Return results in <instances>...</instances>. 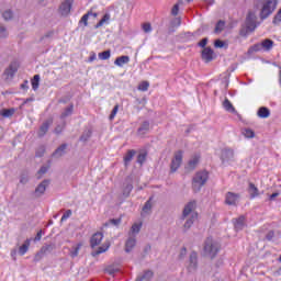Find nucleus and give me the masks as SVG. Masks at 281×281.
Masks as SVG:
<instances>
[{
    "instance_id": "aec40b11",
    "label": "nucleus",
    "mask_w": 281,
    "mask_h": 281,
    "mask_svg": "<svg viewBox=\"0 0 281 281\" xmlns=\"http://www.w3.org/2000/svg\"><path fill=\"white\" fill-rule=\"evenodd\" d=\"M128 63H131V57L126 55L120 56L114 60L116 67H124V65H128Z\"/></svg>"
},
{
    "instance_id": "774afa93",
    "label": "nucleus",
    "mask_w": 281,
    "mask_h": 281,
    "mask_svg": "<svg viewBox=\"0 0 281 281\" xmlns=\"http://www.w3.org/2000/svg\"><path fill=\"white\" fill-rule=\"evenodd\" d=\"M186 254H188V250L186 248H182L180 251V258H186Z\"/></svg>"
},
{
    "instance_id": "de8ad7c7",
    "label": "nucleus",
    "mask_w": 281,
    "mask_h": 281,
    "mask_svg": "<svg viewBox=\"0 0 281 281\" xmlns=\"http://www.w3.org/2000/svg\"><path fill=\"white\" fill-rule=\"evenodd\" d=\"M79 251H80V245L74 247V248L70 250V256H71V258H77Z\"/></svg>"
},
{
    "instance_id": "13d9d810",
    "label": "nucleus",
    "mask_w": 281,
    "mask_h": 281,
    "mask_svg": "<svg viewBox=\"0 0 281 281\" xmlns=\"http://www.w3.org/2000/svg\"><path fill=\"white\" fill-rule=\"evenodd\" d=\"M171 25L173 27H179V25H181V18L173 19L172 22H171Z\"/></svg>"
},
{
    "instance_id": "2eb2a0df",
    "label": "nucleus",
    "mask_w": 281,
    "mask_h": 281,
    "mask_svg": "<svg viewBox=\"0 0 281 281\" xmlns=\"http://www.w3.org/2000/svg\"><path fill=\"white\" fill-rule=\"evenodd\" d=\"M52 251H54V245H52V244L44 245L41 248V250L36 254L35 260H41L43 258V256H45L47 254H52Z\"/></svg>"
},
{
    "instance_id": "c03bdc74",
    "label": "nucleus",
    "mask_w": 281,
    "mask_h": 281,
    "mask_svg": "<svg viewBox=\"0 0 281 281\" xmlns=\"http://www.w3.org/2000/svg\"><path fill=\"white\" fill-rule=\"evenodd\" d=\"M117 111H120V105H119V104H116V105L113 108V110H112V112H111V114H110V116H109V120H110V121L115 120V116L117 115Z\"/></svg>"
},
{
    "instance_id": "423d86ee",
    "label": "nucleus",
    "mask_w": 281,
    "mask_h": 281,
    "mask_svg": "<svg viewBox=\"0 0 281 281\" xmlns=\"http://www.w3.org/2000/svg\"><path fill=\"white\" fill-rule=\"evenodd\" d=\"M16 71H19V64L16 61H12L3 72L4 82H11L14 80Z\"/></svg>"
},
{
    "instance_id": "4d7b16f0",
    "label": "nucleus",
    "mask_w": 281,
    "mask_h": 281,
    "mask_svg": "<svg viewBox=\"0 0 281 281\" xmlns=\"http://www.w3.org/2000/svg\"><path fill=\"white\" fill-rule=\"evenodd\" d=\"M172 16H177L179 14V3H176L171 9Z\"/></svg>"
},
{
    "instance_id": "e2e57ef3",
    "label": "nucleus",
    "mask_w": 281,
    "mask_h": 281,
    "mask_svg": "<svg viewBox=\"0 0 281 281\" xmlns=\"http://www.w3.org/2000/svg\"><path fill=\"white\" fill-rule=\"evenodd\" d=\"M27 181H30V179L27 178V176L22 175L20 177V183H22L23 186H25V183H27Z\"/></svg>"
},
{
    "instance_id": "2f4dec72",
    "label": "nucleus",
    "mask_w": 281,
    "mask_h": 281,
    "mask_svg": "<svg viewBox=\"0 0 281 281\" xmlns=\"http://www.w3.org/2000/svg\"><path fill=\"white\" fill-rule=\"evenodd\" d=\"M109 247H111V245L109 244L100 246L97 250L92 252V256L95 257V256H100V254H104V251L109 250Z\"/></svg>"
},
{
    "instance_id": "9b49d317",
    "label": "nucleus",
    "mask_w": 281,
    "mask_h": 281,
    "mask_svg": "<svg viewBox=\"0 0 281 281\" xmlns=\"http://www.w3.org/2000/svg\"><path fill=\"white\" fill-rule=\"evenodd\" d=\"M74 5V0H65L59 5V14L61 16H69L71 12V7Z\"/></svg>"
},
{
    "instance_id": "a18cd8bd",
    "label": "nucleus",
    "mask_w": 281,
    "mask_h": 281,
    "mask_svg": "<svg viewBox=\"0 0 281 281\" xmlns=\"http://www.w3.org/2000/svg\"><path fill=\"white\" fill-rule=\"evenodd\" d=\"M150 87V82L143 81L138 85V91H146Z\"/></svg>"
},
{
    "instance_id": "4468645a",
    "label": "nucleus",
    "mask_w": 281,
    "mask_h": 281,
    "mask_svg": "<svg viewBox=\"0 0 281 281\" xmlns=\"http://www.w3.org/2000/svg\"><path fill=\"white\" fill-rule=\"evenodd\" d=\"M52 124H54V120H53V119L46 120V121L40 126V131L37 132V136H38V137H45V135H47V131H49V126H52Z\"/></svg>"
},
{
    "instance_id": "a878e982",
    "label": "nucleus",
    "mask_w": 281,
    "mask_h": 281,
    "mask_svg": "<svg viewBox=\"0 0 281 281\" xmlns=\"http://www.w3.org/2000/svg\"><path fill=\"white\" fill-rule=\"evenodd\" d=\"M199 166V156H194L188 162L187 170H194Z\"/></svg>"
},
{
    "instance_id": "58836bf2",
    "label": "nucleus",
    "mask_w": 281,
    "mask_h": 281,
    "mask_svg": "<svg viewBox=\"0 0 281 281\" xmlns=\"http://www.w3.org/2000/svg\"><path fill=\"white\" fill-rule=\"evenodd\" d=\"M241 133L247 139H254V137H256V133L251 128H245Z\"/></svg>"
},
{
    "instance_id": "7ed1b4c3",
    "label": "nucleus",
    "mask_w": 281,
    "mask_h": 281,
    "mask_svg": "<svg viewBox=\"0 0 281 281\" xmlns=\"http://www.w3.org/2000/svg\"><path fill=\"white\" fill-rule=\"evenodd\" d=\"M218 251H221V244L214 240V238L207 237L203 245V256L214 260V258H216L218 255Z\"/></svg>"
},
{
    "instance_id": "09e8293b",
    "label": "nucleus",
    "mask_w": 281,
    "mask_h": 281,
    "mask_svg": "<svg viewBox=\"0 0 281 281\" xmlns=\"http://www.w3.org/2000/svg\"><path fill=\"white\" fill-rule=\"evenodd\" d=\"M120 223H122V220L121 218H113V220H110L109 223H105V227L109 226V225H114L115 227H117V225H120Z\"/></svg>"
},
{
    "instance_id": "680f3d73",
    "label": "nucleus",
    "mask_w": 281,
    "mask_h": 281,
    "mask_svg": "<svg viewBox=\"0 0 281 281\" xmlns=\"http://www.w3.org/2000/svg\"><path fill=\"white\" fill-rule=\"evenodd\" d=\"M198 45L199 47H203V49H205V45H207V37L202 38Z\"/></svg>"
},
{
    "instance_id": "e433bc0d",
    "label": "nucleus",
    "mask_w": 281,
    "mask_h": 281,
    "mask_svg": "<svg viewBox=\"0 0 281 281\" xmlns=\"http://www.w3.org/2000/svg\"><path fill=\"white\" fill-rule=\"evenodd\" d=\"M111 19V15L109 13H105L103 18L97 23L95 29L102 27L108 21Z\"/></svg>"
},
{
    "instance_id": "a19ab883",
    "label": "nucleus",
    "mask_w": 281,
    "mask_h": 281,
    "mask_svg": "<svg viewBox=\"0 0 281 281\" xmlns=\"http://www.w3.org/2000/svg\"><path fill=\"white\" fill-rule=\"evenodd\" d=\"M142 231V223L139 224H133L132 228H131V236L135 235V234H139V232Z\"/></svg>"
},
{
    "instance_id": "6ab92c4d",
    "label": "nucleus",
    "mask_w": 281,
    "mask_h": 281,
    "mask_svg": "<svg viewBox=\"0 0 281 281\" xmlns=\"http://www.w3.org/2000/svg\"><path fill=\"white\" fill-rule=\"evenodd\" d=\"M234 228L236 232H240L245 228V215H240L238 218L233 220Z\"/></svg>"
},
{
    "instance_id": "f03ea898",
    "label": "nucleus",
    "mask_w": 281,
    "mask_h": 281,
    "mask_svg": "<svg viewBox=\"0 0 281 281\" xmlns=\"http://www.w3.org/2000/svg\"><path fill=\"white\" fill-rule=\"evenodd\" d=\"M278 8V0H255L254 10H259L261 21L269 19Z\"/></svg>"
},
{
    "instance_id": "f704fd0d",
    "label": "nucleus",
    "mask_w": 281,
    "mask_h": 281,
    "mask_svg": "<svg viewBox=\"0 0 281 281\" xmlns=\"http://www.w3.org/2000/svg\"><path fill=\"white\" fill-rule=\"evenodd\" d=\"M15 112H16V110L13 108L4 109L1 111V115H2V117H12V115H14Z\"/></svg>"
},
{
    "instance_id": "393cba45",
    "label": "nucleus",
    "mask_w": 281,
    "mask_h": 281,
    "mask_svg": "<svg viewBox=\"0 0 281 281\" xmlns=\"http://www.w3.org/2000/svg\"><path fill=\"white\" fill-rule=\"evenodd\" d=\"M223 106H224L225 111H227L228 113H236V108H234V105L232 104L229 99L224 100Z\"/></svg>"
},
{
    "instance_id": "b1692460",
    "label": "nucleus",
    "mask_w": 281,
    "mask_h": 281,
    "mask_svg": "<svg viewBox=\"0 0 281 281\" xmlns=\"http://www.w3.org/2000/svg\"><path fill=\"white\" fill-rule=\"evenodd\" d=\"M257 115H258V117H261V119L265 120V119H267V117H269L271 115V111H269V109L266 108V106H261L257 111Z\"/></svg>"
},
{
    "instance_id": "3c124183",
    "label": "nucleus",
    "mask_w": 281,
    "mask_h": 281,
    "mask_svg": "<svg viewBox=\"0 0 281 281\" xmlns=\"http://www.w3.org/2000/svg\"><path fill=\"white\" fill-rule=\"evenodd\" d=\"M8 36V29L5 26L0 25V38H7Z\"/></svg>"
},
{
    "instance_id": "f257e3e1",
    "label": "nucleus",
    "mask_w": 281,
    "mask_h": 281,
    "mask_svg": "<svg viewBox=\"0 0 281 281\" xmlns=\"http://www.w3.org/2000/svg\"><path fill=\"white\" fill-rule=\"evenodd\" d=\"M196 200L190 201L184 205L182 211L181 220L186 221L183 224V232H188L196 218H199V214L196 213Z\"/></svg>"
},
{
    "instance_id": "bb28decb",
    "label": "nucleus",
    "mask_w": 281,
    "mask_h": 281,
    "mask_svg": "<svg viewBox=\"0 0 281 281\" xmlns=\"http://www.w3.org/2000/svg\"><path fill=\"white\" fill-rule=\"evenodd\" d=\"M135 149H130L126 155L124 156V164L125 166H128L131 161H133V157H135Z\"/></svg>"
},
{
    "instance_id": "69168bd1",
    "label": "nucleus",
    "mask_w": 281,
    "mask_h": 281,
    "mask_svg": "<svg viewBox=\"0 0 281 281\" xmlns=\"http://www.w3.org/2000/svg\"><path fill=\"white\" fill-rule=\"evenodd\" d=\"M273 236H276V233L273 231H270L266 235V238H267V240H273Z\"/></svg>"
},
{
    "instance_id": "49530a36",
    "label": "nucleus",
    "mask_w": 281,
    "mask_h": 281,
    "mask_svg": "<svg viewBox=\"0 0 281 281\" xmlns=\"http://www.w3.org/2000/svg\"><path fill=\"white\" fill-rule=\"evenodd\" d=\"M89 16H91V11H89L81 18L80 23H83L85 26L89 25Z\"/></svg>"
},
{
    "instance_id": "0eeeda50",
    "label": "nucleus",
    "mask_w": 281,
    "mask_h": 281,
    "mask_svg": "<svg viewBox=\"0 0 281 281\" xmlns=\"http://www.w3.org/2000/svg\"><path fill=\"white\" fill-rule=\"evenodd\" d=\"M271 52L273 49V40L266 38L260 44H255L249 48V52Z\"/></svg>"
},
{
    "instance_id": "9d476101",
    "label": "nucleus",
    "mask_w": 281,
    "mask_h": 281,
    "mask_svg": "<svg viewBox=\"0 0 281 281\" xmlns=\"http://www.w3.org/2000/svg\"><path fill=\"white\" fill-rule=\"evenodd\" d=\"M221 160L224 164H232V161H236L234 156V149L225 148L222 150Z\"/></svg>"
},
{
    "instance_id": "20e7f679",
    "label": "nucleus",
    "mask_w": 281,
    "mask_h": 281,
    "mask_svg": "<svg viewBox=\"0 0 281 281\" xmlns=\"http://www.w3.org/2000/svg\"><path fill=\"white\" fill-rule=\"evenodd\" d=\"M207 179H210V175L207 171H199L195 173L192 180V190L193 192H201V188L207 183Z\"/></svg>"
},
{
    "instance_id": "052dcab7",
    "label": "nucleus",
    "mask_w": 281,
    "mask_h": 281,
    "mask_svg": "<svg viewBox=\"0 0 281 281\" xmlns=\"http://www.w3.org/2000/svg\"><path fill=\"white\" fill-rule=\"evenodd\" d=\"M214 47L223 48V47H225V42H223L221 40H216L214 42Z\"/></svg>"
},
{
    "instance_id": "f8f14e48",
    "label": "nucleus",
    "mask_w": 281,
    "mask_h": 281,
    "mask_svg": "<svg viewBox=\"0 0 281 281\" xmlns=\"http://www.w3.org/2000/svg\"><path fill=\"white\" fill-rule=\"evenodd\" d=\"M240 200V195L234 192H227L225 195L226 205H238V201Z\"/></svg>"
},
{
    "instance_id": "39448f33",
    "label": "nucleus",
    "mask_w": 281,
    "mask_h": 281,
    "mask_svg": "<svg viewBox=\"0 0 281 281\" xmlns=\"http://www.w3.org/2000/svg\"><path fill=\"white\" fill-rule=\"evenodd\" d=\"M258 27V15L255 11H249L246 16V32H255Z\"/></svg>"
},
{
    "instance_id": "79ce46f5",
    "label": "nucleus",
    "mask_w": 281,
    "mask_h": 281,
    "mask_svg": "<svg viewBox=\"0 0 281 281\" xmlns=\"http://www.w3.org/2000/svg\"><path fill=\"white\" fill-rule=\"evenodd\" d=\"M100 60H109L111 58V50L99 53Z\"/></svg>"
},
{
    "instance_id": "412c9836",
    "label": "nucleus",
    "mask_w": 281,
    "mask_h": 281,
    "mask_svg": "<svg viewBox=\"0 0 281 281\" xmlns=\"http://www.w3.org/2000/svg\"><path fill=\"white\" fill-rule=\"evenodd\" d=\"M67 150V144H61L54 153L53 157L55 159H60V157L65 156V153Z\"/></svg>"
},
{
    "instance_id": "8fccbe9b",
    "label": "nucleus",
    "mask_w": 281,
    "mask_h": 281,
    "mask_svg": "<svg viewBox=\"0 0 281 281\" xmlns=\"http://www.w3.org/2000/svg\"><path fill=\"white\" fill-rule=\"evenodd\" d=\"M146 157H147V154L146 153H140L138 156H137V164H144V161H146Z\"/></svg>"
},
{
    "instance_id": "5701e85b",
    "label": "nucleus",
    "mask_w": 281,
    "mask_h": 281,
    "mask_svg": "<svg viewBox=\"0 0 281 281\" xmlns=\"http://www.w3.org/2000/svg\"><path fill=\"white\" fill-rule=\"evenodd\" d=\"M248 192L250 194V199H256V196H259L258 187L254 184L252 182H249L248 184Z\"/></svg>"
},
{
    "instance_id": "7c9ffc66",
    "label": "nucleus",
    "mask_w": 281,
    "mask_h": 281,
    "mask_svg": "<svg viewBox=\"0 0 281 281\" xmlns=\"http://www.w3.org/2000/svg\"><path fill=\"white\" fill-rule=\"evenodd\" d=\"M2 19L4 21H12L14 19V12L11 9L3 11Z\"/></svg>"
},
{
    "instance_id": "0e129e2a",
    "label": "nucleus",
    "mask_w": 281,
    "mask_h": 281,
    "mask_svg": "<svg viewBox=\"0 0 281 281\" xmlns=\"http://www.w3.org/2000/svg\"><path fill=\"white\" fill-rule=\"evenodd\" d=\"M106 271L110 276H113V273H117V271H120V270L116 268H113V267H109V268H106Z\"/></svg>"
},
{
    "instance_id": "4be33fe9",
    "label": "nucleus",
    "mask_w": 281,
    "mask_h": 281,
    "mask_svg": "<svg viewBox=\"0 0 281 281\" xmlns=\"http://www.w3.org/2000/svg\"><path fill=\"white\" fill-rule=\"evenodd\" d=\"M153 276H155L153 270H146L143 274L137 277L136 281H150L153 280Z\"/></svg>"
},
{
    "instance_id": "c85d7f7f",
    "label": "nucleus",
    "mask_w": 281,
    "mask_h": 281,
    "mask_svg": "<svg viewBox=\"0 0 281 281\" xmlns=\"http://www.w3.org/2000/svg\"><path fill=\"white\" fill-rule=\"evenodd\" d=\"M30 239H26L24 244L19 248L20 256H25L27 254V250L30 249Z\"/></svg>"
},
{
    "instance_id": "603ef678",
    "label": "nucleus",
    "mask_w": 281,
    "mask_h": 281,
    "mask_svg": "<svg viewBox=\"0 0 281 281\" xmlns=\"http://www.w3.org/2000/svg\"><path fill=\"white\" fill-rule=\"evenodd\" d=\"M272 23H274V25L278 24V23H281V8L279 9L277 14L274 15V19H273Z\"/></svg>"
},
{
    "instance_id": "c756f323",
    "label": "nucleus",
    "mask_w": 281,
    "mask_h": 281,
    "mask_svg": "<svg viewBox=\"0 0 281 281\" xmlns=\"http://www.w3.org/2000/svg\"><path fill=\"white\" fill-rule=\"evenodd\" d=\"M149 128H150V123L148 121H145L139 126L138 133H140V135H146V133H148Z\"/></svg>"
},
{
    "instance_id": "4c0bfd02",
    "label": "nucleus",
    "mask_w": 281,
    "mask_h": 281,
    "mask_svg": "<svg viewBox=\"0 0 281 281\" xmlns=\"http://www.w3.org/2000/svg\"><path fill=\"white\" fill-rule=\"evenodd\" d=\"M41 82V75H35L32 79V89L36 91L38 89V85Z\"/></svg>"
},
{
    "instance_id": "c9c22d12",
    "label": "nucleus",
    "mask_w": 281,
    "mask_h": 281,
    "mask_svg": "<svg viewBox=\"0 0 281 281\" xmlns=\"http://www.w3.org/2000/svg\"><path fill=\"white\" fill-rule=\"evenodd\" d=\"M131 192H133V182L128 181L123 189V195L130 196Z\"/></svg>"
},
{
    "instance_id": "a211bd4d",
    "label": "nucleus",
    "mask_w": 281,
    "mask_h": 281,
    "mask_svg": "<svg viewBox=\"0 0 281 281\" xmlns=\"http://www.w3.org/2000/svg\"><path fill=\"white\" fill-rule=\"evenodd\" d=\"M102 238H104V235L102 233L93 234L90 239V247H92V249L94 247H98V245H100L102 243Z\"/></svg>"
},
{
    "instance_id": "864d4df0",
    "label": "nucleus",
    "mask_w": 281,
    "mask_h": 281,
    "mask_svg": "<svg viewBox=\"0 0 281 281\" xmlns=\"http://www.w3.org/2000/svg\"><path fill=\"white\" fill-rule=\"evenodd\" d=\"M143 31H144L146 34L153 32V26L150 25V23H144V24H143Z\"/></svg>"
},
{
    "instance_id": "cd10ccee",
    "label": "nucleus",
    "mask_w": 281,
    "mask_h": 281,
    "mask_svg": "<svg viewBox=\"0 0 281 281\" xmlns=\"http://www.w3.org/2000/svg\"><path fill=\"white\" fill-rule=\"evenodd\" d=\"M153 211V196L147 200L145 205L143 206V213L144 214H150Z\"/></svg>"
},
{
    "instance_id": "bf43d9fd",
    "label": "nucleus",
    "mask_w": 281,
    "mask_h": 281,
    "mask_svg": "<svg viewBox=\"0 0 281 281\" xmlns=\"http://www.w3.org/2000/svg\"><path fill=\"white\" fill-rule=\"evenodd\" d=\"M69 216H71V210H67L64 215L61 216V223L65 222L67 218H69Z\"/></svg>"
},
{
    "instance_id": "72a5a7b5",
    "label": "nucleus",
    "mask_w": 281,
    "mask_h": 281,
    "mask_svg": "<svg viewBox=\"0 0 281 281\" xmlns=\"http://www.w3.org/2000/svg\"><path fill=\"white\" fill-rule=\"evenodd\" d=\"M93 134V132H91V130H86L82 135L80 136V140L86 144V142L88 139H91V135Z\"/></svg>"
},
{
    "instance_id": "6e6552de",
    "label": "nucleus",
    "mask_w": 281,
    "mask_h": 281,
    "mask_svg": "<svg viewBox=\"0 0 281 281\" xmlns=\"http://www.w3.org/2000/svg\"><path fill=\"white\" fill-rule=\"evenodd\" d=\"M47 188H49V180H43L33 192L34 199H41L45 194Z\"/></svg>"
},
{
    "instance_id": "dca6fc26",
    "label": "nucleus",
    "mask_w": 281,
    "mask_h": 281,
    "mask_svg": "<svg viewBox=\"0 0 281 281\" xmlns=\"http://www.w3.org/2000/svg\"><path fill=\"white\" fill-rule=\"evenodd\" d=\"M201 56L204 63H212V60H214V50L212 47H204Z\"/></svg>"
},
{
    "instance_id": "f3484780",
    "label": "nucleus",
    "mask_w": 281,
    "mask_h": 281,
    "mask_svg": "<svg viewBox=\"0 0 281 281\" xmlns=\"http://www.w3.org/2000/svg\"><path fill=\"white\" fill-rule=\"evenodd\" d=\"M135 245H137V238H135V235L128 236V238L125 241V252L131 254L133 249H135Z\"/></svg>"
},
{
    "instance_id": "ea45409f",
    "label": "nucleus",
    "mask_w": 281,
    "mask_h": 281,
    "mask_svg": "<svg viewBox=\"0 0 281 281\" xmlns=\"http://www.w3.org/2000/svg\"><path fill=\"white\" fill-rule=\"evenodd\" d=\"M223 30H225V21L220 20L215 26V34H221V32H223Z\"/></svg>"
},
{
    "instance_id": "338daca9",
    "label": "nucleus",
    "mask_w": 281,
    "mask_h": 281,
    "mask_svg": "<svg viewBox=\"0 0 281 281\" xmlns=\"http://www.w3.org/2000/svg\"><path fill=\"white\" fill-rule=\"evenodd\" d=\"M153 249V247L150 246V244H147L145 247H144V254L145 256L150 254V250Z\"/></svg>"
},
{
    "instance_id": "6e6d98bb",
    "label": "nucleus",
    "mask_w": 281,
    "mask_h": 281,
    "mask_svg": "<svg viewBox=\"0 0 281 281\" xmlns=\"http://www.w3.org/2000/svg\"><path fill=\"white\" fill-rule=\"evenodd\" d=\"M44 155H45V147H40L35 153V157H43Z\"/></svg>"
},
{
    "instance_id": "473e14b6",
    "label": "nucleus",
    "mask_w": 281,
    "mask_h": 281,
    "mask_svg": "<svg viewBox=\"0 0 281 281\" xmlns=\"http://www.w3.org/2000/svg\"><path fill=\"white\" fill-rule=\"evenodd\" d=\"M71 113H74V104H70L68 108H66L64 110V112L60 115V119L65 120V117H69V115H71Z\"/></svg>"
},
{
    "instance_id": "1a4fd4ad",
    "label": "nucleus",
    "mask_w": 281,
    "mask_h": 281,
    "mask_svg": "<svg viewBox=\"0 0 281 281\" xmlns=\"http://www.w3.org/2000/svg\"><path fill=\"white\" fill-rule=\"evenodd\" d=\"M183 161V151L179 150L175 154V157L171 161V172H177L181 167V162Z\"/></svg>"
},
{
    "instance_id": "37998d69",
    "label": "nucleus",
    "mask_w": 281,
    "mask_h": 281,
    "mask_svg": "<svg viewBox=\"0 0 281 281\" xmlns=\"http://www.w3.org/2000/svg\"><path fill=\"white\" fill-rule=\"evenodd\" d=\"M65 126H67V123L64 121L61 124H59V125H57V126L55 127L54 133H55L56 135H60V133H63V131H65Z\"/></svg>"
},
{
    "instance_id": "5fc2aeb1",
    "label": "nucleus",
    "mask_w": 281,
    "mask_h": 281,
    "mask_svg": "<svg viewBox=\"0 0 281 281\" xmlns=\"http://www.w3.org/2000/svg\"><path fill=\"white\" fill-rule=\"evenodd\" d=\"M47 170H49V167L47 166H42L40 168V170L37 171V175H40V177H43V175H46Z\"/></svg>"
},
{
    "instance_id": "ddd939ff",
    "label": "nucleus",
    "mask_w": 281,
    "mask_h": 281,
    "mask_svg": "<svg viewBox=\"0 0 281 281\" xmlns=\"http://www.w3.org/2000/svg\"><path fill=\"white\" fill-rule=\"evenodd\" d=\"M196 267H199V255L196 251H192L189 256V271H196Z\"/></svg>"
}]
</instances>
